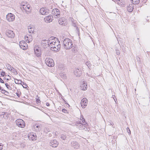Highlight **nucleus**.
I'll return each mask as SVG.
<instances>
[{"label":"nucleus","instance_id":"nucleus-7","mask_svg":"<svg viewBox=\"0 0 150 150\" xmlns=\"http://www.w3.org/2000/svg\"><path fill=\"white\" fill-rule=\"evenodd\" d=\"M52 13L54 16H56V18L59 17L60 16V12L57 8L53 9L52 11Z\"/></svg>","mask_w":150,"mask_h":150},{"label":"nucleus","instance_id":"nucleus-16","mask_svg":"<svg viewBox=\"0 0 150 150\" xmlns=\"http://www.w3.org/2000/svg\"><path fill=\"white\" fill-rule=\"evenodd\" d=\"M40 12L42 15H46L48 13V11L46 8H41L40 10Z\"/></svg>","mask_w":150,"mask_h":150},{"label":"nucleus","instance_id":"nucleus-43","mask_svg":"<svg viewBox=\"0 0 150 150\" xmlns=\"http://www.w3.org/2000/svg\"><path fill=\"white\" fill-rule=\"evenodd\" d=\"M136 59L138 61H140V59L139 57L137 56L136 57Z\"/></svg>","mask_w":150,"mask_h":150},{"label":"nucleus","instance_id":"nucleus-49","mask_svg":"<svg viewBox=\"0 0 150 150\" xmlns=\"http://www.w3.org/2000/svg\"><path fill=\"white\" fill-rule=\"evenodd\" d=\"M5 85L7 88H8V87L9 86V85H8L7 83H6L5 84Z\"/></svg>","mask_w":150,"mask_h":150},{"label":"nucleus","instance_id":"nucleus-59","mask_svg":"<svg viewBox=\"0 0 150 150\" xmlns=\"http://www.w3.org/2000/svg\"><path fill=\"white\" fill-rule=\"evenodd\" d=\"M36 102H38V98H36Z\"/></svg>","mask_w":150,"mask_h":150},{"label":"nucleus","instance_id":"nucleus-1","mask_svg":"<svg viewBox=\"0 0 150 150\" xmlns=\"http://www.w3.org/2000/svg\"><path fill=\"white\" fill-rule=\"evenodd\" d=\"M72 42L70 39L66 38L63 41V45L64 48L66 50H69L72 47Z\"/></svg>","mask_w":150,"mask_h":150},{"label":"nucleus","instance_id":"nucleus-28","mask_svg":"<svg viewBox=\"0 0 150 150\" xmlns=\"http://www.w3.org/2000/svg\"><path fill=\"white\" fill-rule=\"evenodd\" d=\"M28 32L30 33H33L34 29L33 28L30 27V26H28Z\"/></svg>","mask_w":150,"mask_h":150},{"label":"nucleus","instance_id":"nucleus-41","mask_svg":"<svg viewBox=\"0 0 150 150\" xmlns=\"http://www.w3.org/2000/svg\"><path fill=\"white\" fill-rule=\"evenodd\" d=\"M127 131L128 133H129L130 134H131V131L129 128L127 127Z\"/></svg>","mask_w":150,"mask_h":150},{"label":"nucleus","instance_id":"nucleus-39","mask_svg":"<svg viewBox=\"0 0 150 150\" xmlns=\"http://www.w3.org/2000/svg\"><path fill=\"white\" fill-rule=\"evenodd\" d=\"M121 2V0H116V1L115 2H117L118 4H119L121 5H122V4H120V2Z\"/></svg>","mask_w":150,"mask_h":150},{"label":"nucleus","instance_id":"nucleus-63","mask_svg":"<svg viewBox=\"0 0 150 150\" xmlns=\"http://www.w3.org/2000/svg\"><path fill=\"white\" fill-rule=\"evenodd\" d=\"M67 104V105H68V106H69V104Z\"/></svg>","mask_w":150,"mask_h":150},{"label":"nucleus","instance_id":"nucleus-51","mask_svg":"<svg viewBox=\"0 0 150 150\" xmlns=\"http://www.w3.org/2000/svg\"><path fill=\"white\" fill-rule=\"evenodd\" d=\"M84 119V118H83V116H81L80 119H81V120H83Z\"/></svg>","mask_w":150,"mask_h":150},{"label":"nucleus","instance_id":"nucleus-13","mask_svg":"<svg viewBox=\"0 0 150 150\" xmlns=\"http://www.w3.org/2000/svg\"><path fill=\"white\" fill-rule=\"evenodd\" d=\"M6 35L8 37L10 38H13L15 35V34L13 31L11 30H8L6 32Z\"/></svg>","mask_w":150,"mask_h":150},{"label":"nucleus","instance_id":"nucleus-10","mask_svg":"<svg viewBox=\"0 0 150 150\" xmlns=\"http://www.w3.org/2000/svg\"><path fill=\"white\" fill-rule=\"evenodd\" d=\"M6 19L9 22L13 21L15 19V16L12 13H9L6 15Z\"/></svg>","mask_w":150,"mask_h":150},{"label":"nucleus","instance_id":"nucleus-9","mask_svg":"<svg viewBox=\"0 0 150 150\" xmlns=\"http://www.w3.org/2000/svg\"><path fill=\"white\" fill-rule=\"evenodd\" d=\"M49 42L47 41V45L49 46L50 44H51L52 43H54L56 41H58L57 39L54 37H51L48 39V40Z\"/></svg>","mask_w":150,"mask_h":150},{"label":"nucleus","instance_id":"nucleus-33","mask_svg":"<svg viewBox=\"0 0 150 150\" xmlns=\"http://www.w3.org/2000/svg\"><path fill=\"white\" fill-rule=\"evenodd\" d=\"M72 25L75 27H76V29H77V31L79 29H78V28L77 27V26H76V24L75 23H74V21H73V20H72Z\"/></svg>","mask_w":150,"mask_h":150},{"label":"nucleus","instance_id":"nucleus-17","mask_svg":"<svg viewBox=\"0 0 150 150\" xmlns=\"http://www.w3.org/2000/svg\"><path fill=\"white\" fill-rule=\"evenodd\" d=\"M53 19V16L51 15H49L48 16H46L44 18V20L45 22L47 23H50L52 22Z\"/></svg>","mask_w":150,"mask_h":150},{"label":"nucleus","instance_id":"nucleus-46","mask_svg":"<svg viewBox=\"0 0 150 150\" xmlns=\"http://www.w3.org/2000/svg\"><path fill=\"white\" fill-rule=\"evenodd\" d=\"M16 94L17 96L18 97H19L20 96V94L19 93V92H17L16 93Z\"/></svg>","mask_w":150,"mask_h":150},{"label":"nucleus","instance_id":"nucleus-40","mask_svg":"<svg viewBox=\"0 0 150 150\" xmlns=\"http://www.w3.org/2000/svg\"><path fill=\"white\" fill-rule=\"evenodd\" d=\"M41 55V52L40 51H39L38 49V57L40 56Z\"/></svg>","mask_w":150,"mask_h":150},{"label":"nucleus","instance_id":"nucleus-45","mask_svg":"<svg viewBox=\"0 0 150 150\" xmlns=\"http://www.w3.org/2000/svg\"><path fill=\"white\" fill-rule=\"evenodd\" d=\"M82 122H83V124L86 123L85 122V120L84 119L82 120Z\"/></svg>","mask_w":150,"mask_h":150},{"label":"nucleus","instance_id":"nucleus-5","mask_svg":"<svg viewBox=\"0 0 150 150\" xmlns=\"http://www.w3.org/2000/svg\"><path fill=\"white\" fill-rule=\"evenodd\" d=\"M16 125L21 128H23L25 126V123L22 120L19 119H17L16 121Z\"/></svg>","mask_w":150,"mask_h":150},{"label":"nucleus","instance_id":"nucleus-19","mask_svg":"<svg viewBox=\"0 0 150 150\" xmlns=\"http://www.w3.org/2000/svg\"><path fill=\"white\" fill-rule=\"evenodd\" d=\"M80 87L81 89L82 90H86L87 88V84L85 81H83L82 82V84L81 85Z\"/></svg>","mask_w":150,"mask_h":150},{"label":"nucleus","instance_id":"nucleus-12","mask_svg":"<svg viewBox=\"0 0 150 150\" xmlns=\"http://www.w3.org/2000/svg\"><path fill=\"white\" fill-rule=\"evenodd\" d=\"M23 7H22L23 8L22 10L23 11H24L27 14L29 13L30 11L31 8L30 6L29 5H23Z\"/></svg>","mask_w":150,"mask_h":150},{"label":"nucleus","instance_id":"nucleus-53","mask_svg":"<svg viewBox=\"0 0 150 150\" xmlns=\"http://www.w3.org/2000/svg\"><path fill=\"white\" fill-rule=\"evenodd\" d=\"M11 79V78H7V79H6V82H7L8 80H9L10 79Z\"/></svg>","mask_w":150,"mask_h":150},{"label":"nucleus","instance_id":"nucleus-58","mask_svg":"<svg viewBox=\"0 0 150 150\" xmlns=\"http://www.w3.org/2000/svg\"><path fill=\"white\" fill-rule=\"evenodd\" d=\"M3 148L2 147H0V150H2V149H3Z\"/></svg>","mask_w":150,"mask_h":150},{"label":"nucleus","instance_id":"nucleus-32","mask_svg":"<svg viewBox=\"0 0 150 150\" xmlns=\"http://www.w3.org/2000/svg\"><path fill=\"white\" fill-rule=\"evenodd\" d=\"M15 82L16 84H21V82H22V81L21 80H18L17 79H15Z\"/></svg>","mask_w":150,"mask_h":150},{"label":"nucleus","instance_id":"nucleus-18","mask_svg":"<svg viewBox=\"0 0 150 150\" xmlns=\"http://www.w3.org/2000/svg\"><path fill=\"white\" fill-rule=\"evenodd\" d=\"M25 39L26 41V42L29 43L32 40V36L31 35H27L25 37Z\"/></svg>","mask_w":150,"mask_h":150},{"label":"nucleus","instance_id":"nucleus-22","mask_svg":"<svg viewBox=\"0 0 150 150\" xmlns=\"http://www.w3.org/2000/svg\"><path fill=\"white\" fill-rule=\"evenodd\" d=\"M134 8V6L133 4H132L131 5H129V6L127 7V10L129 12H132Z\"/></svg>","mask_w":150,"mask_h":150},{"label":"nucleus","instance_id":"nucleus-38","mask_svg":"<svg viewBox=\"0 0 150 150\" xmlns=\"http://www.w3.org/2000/svg\"><path fill=\"white\" fill-rule=\"evenodd\" d=\"M21 84L24 88H26L27 87H28L27 85L25 83H24L23 82V84Z\"/></svg>","mask_w":150,"mask_h":150},{"label":"nucleus","instance_id":"nucleus-34","mask_svg":"<svg viewBox=\"0 0 150 150\" xmlns=\"http://www.w3.org/2000/svg\"><path fill=\"white\" fill-rule=\"evenodd\" d=\"M86 64L88 67L90 69V67L91 66L90 62L89 61H87L86 62Z\"/></svg>","mask_w":150,"mask_h":150},{"label":"nucleus","instance_id":"nucleus-52","mask_svg":"<svg viewBox=\"0 0 150 150\" xmlns=\"http://www.w3.org/2000/svg\"><path fill=\"white\" fill-rule=\"evenodd\" d=\"M46 105H47V106H50V104H49V103H46Z\"/></svg>","mask_w":150,"mask_h":150},{"label":"nucleus","instance_id":"nucleus-31","mask_svg":"<svg viewBox=\"0 0 150 150\" xmlns=\"http://www.w3.org/2000/svg\"><path fill=\"white\" fill-rule=\"evenodd\" d=\"M6 66L7 68V69H8L10 71L12 67L9 64H7Z\"/></svg>","mask_w":150,"mask_h":150},{"label":"nucleus","instance_id":"nucleus-57","mask_svg":"<svg viewBox=\"0 0 150 150\" xmlns=\"http://www.w3.org/2000/svg\"><path fill=\"white\" fill-rule=\"evenodd\" d=\"M6 77H4V78H3V80H5H5H6Z\"/></svg>","mask_w":150,"mask_h":150},{"label":"nucleus","instance_id":"nucleus-14","mask_svg":"<svg viewBox=\"0 0 150 150\" xmlns=\"http://www.w3.org/2000/svg\"><path fill=\"white\" fill-rule=\"evenodd\" d=\"M71 146L74 149H78L79 147V144L75 141H73L71 142Z\"/></svg>","mask_w":150,"mask_h":150},{"label":"nucleus","instance_id":"nucleus-20","mask_svg":"<svg viewBox=\"0 0 150 150\" xmlns=\"http://www.w3.org/2000/svg\"><path fill=\"white\" fill-rule=\"evenodd\" d=\"M82 71L79 69H76L74 71V74L77 76H80L81 74Z\"/></svg>","mask_w":150,"mask_h":150},{"label":"nucleus","instance_id":"nucleus-62","mask_svg":"<svg viewBox=\"0 0 150 150\" xmlns=\"http://www.w3.org/2000/svg\"><path fill=\"white\" fill-rule=\"evenodd\" d=\"M116 0H112L114 1L115 2Z\"/></svg>","mask_w":150,"mask_h":150},{"label":"nucleus","instance_id":"nucleus-23","mask_svg":"<svg viewBox=\"0 0 150 150\" xmlns=\"http://www.w3.org/2000/svg\"><path fill=\"white\" fill-rule=\"evenodd\" d=\"M59 75L60 77L64 79H66L67 78V76L65 73L63 72H62V71H61L60 73H59Z\"/></svg>","mask_w":150,"mask_h":150},{"label":"nucleus","instance_id":"nucleus-25","mask_svg":"<svg viewBox=\"0 0 150 150\" xmlns=\"http://www.w3.org/2000/svg\"><path fill=\"white\" fill-rule=\"evenodd\" d=\"M67 138V136L65 134H61L60 138L62 140H66Z\"/></svg>","mask_w":150,"mask_h":150},{"label":"nucleus","instance_id":"nucleus-29","mask_svg":"<svg viewBox=\"0 0 150 150\" xmlns=\"http://www.w3.org/2000/svg\"><path fill=\"white\" fill-rule=\"evenodd\" d=\"M10 71H12L13 72L15 73L16 74H18L17 72L16 71V69L13 68V67L11 69V70Z\"/></svg>","mask_w":150,"mask_h":150},{"label":"nucleus","instance_id":"nucleus-55","mask_svg":"<svg viewBox=\"0 0 150 150\" xmlns=\"http://www.w3.org/2000/svg\"><path fill=\"white\" fill-rule=\"evenodd\" d=\"M38 103H40V100L38 98Z\"/></svg>","mask_w":150,"mask_h":150},{"label":"nucleus","instance_id":"nucleus-64","mask_svg":"<svg viewBox=\"0 0 150 150\" xmlns=\"http://www.w3.org/2000/svg\"><path fill=\"white\" fill-rule=\"evenodd\" d=\"M1 146V145L0 144V146Z\"/></svg>","mask_w":150,"mask_h":150},{"label":"nucleus","instance_id":"nucleus-8","mask_svg":"<svg viewBox=\"0 0 150 150\" xmlns=\"http://www.w3.org/2000/svg\"><path fill=\"white\" fill-rule=\"evenodd\" d=\"M19 45L20 48L23 50H26L28 47L27 44L24 41H21L19 42Z\"/></svg>","mask_w":150,"mask_h":150},{"label":"nucleus","instance_id":"nucleus-11","mask_svg":"<svg viewBox=\"0 0 150 150\" xmlns=\"http://www.w3.org/2000/svg\"><path fill=\"white\" fill-rule=\"evenodd\" d=\"M59 144V143L55 139H53L50 141L49 145L53 147H56Z\"/></svg>","mask_w":150,"mask_h":150},{"label":"nucleus","instance_id":"nucleus-56","mask_svg":"<svg viewBox=\"0 0 150 150\" xmlns=\"http://www.w3.org/2000/svg\"><path fill=\"white\" fill-rule=\"evenodd\" d=\"M52 136V134H50L49 135V136L50 137H51Z\"/></svg>","mask_w":150,"mask_h":150},{"label":"nucleus","instance_id":"nucleus-24","mask_svg":"<svg viewBox=\"0 0 150 150\" xmlns=\"http://www.w3.org/2000/svg\"><path fill=\"white\" fill-rule=\"evenodd\" d=\"M48 39H45V38H43L41 42V44H44V45H47V41L49 42V41L46 40H48Z\"/></svg>","mask_w":150,"mask_h":150},{"label":"nucleus","instance_id":"nucleus-35","mask_svg":"<svg viewBox=\"0 0 150 150\" xmlns=\"http://www.w3.org/2000/svg\"><path fill=\"white\" fill-rule=\"evenodd\" d=\"M5 72L3 71H2L1 73V75L2 76H4L5 75Z\"/></svg>","mask_w":150,"mask_h":150},{"label":"nucleus","instance_id":"nucleus-54","mask_svg":"<svg viewBox=\"0 0 150 150\" xmlns=\"http://www.w3.org/2000/svg\"><path fill=\"white\" fill-rule=\"evenodd\" d=\"M7 115V113H5L4 114V115L3 117H4V116H4L5 115Z\"/></svg>","mask_w":150,"mask_h":150},{"label":"nucleus","instance_id":"nucleus-3","mask_svg":"<svg viewBox=\"0 0 150 150\" xmlns=\"http://www.w3.org/2000/svg\"><path fill=\"white\" fill-rule=\"evenodd\" d=\"M76 125L77 127L79 129L84 130L85 131L88 130L87 128V123L83 124L81 122H77Z\"/></svg>","mask_w":150,"mask_h":150},{"label":"nucleus","instance_id":"nucleus-15","mask_svg":"<svg viewBox=\"0 0 150 150\" xmlns=\"http://www.w3.org/2000/svg\"><path fill=\"white\" fill-rule=\"evenodd\" d=\"M88 100L86 98H83L81 100V104L83 108H85V107L87 105Z\"/></svg>","mask_w":150,"mask_h":150},{"label":"nucleus","instance_id":"nucleus-60","mask_svg":"<svg viewBox=\"0 0 150 150\" xmlns=\"http://www.w3.org/2000/svg\"><path fill=\"white\" fill-rule=\"evenodd\" d=\"M8 77H9L10 78H11L10 76L9 75H8Z\"/></svg>","mask_w":150,"mask_h":150},{"label":"nucleus","instance_id":"nucleus-4","mask_svg":"<svg viewBox=\"0 0 150 150\" xmlns=\"http://www.w3.org/2000/svg\"><path fill=\"white\" fill-rule=\"evenodd\" d=\"M45 62L46 64L49 67H52L54 66V61L51 58H46L45 60Z\"/></svg>","mask_w":150,"mask_h":150},{"label":"nucleus","instance_id":"nucleus-47","mask_svg":"<svg viewBox=\"0 0 150 150\" xmlns=\"http://www.w3.org/2000/svg\"><path fill=\"white\" fill-rule=\"evenodd\" d=\"M3 93L6 95H7V94H9V93L6 91L4 92Z\"/></svg>","mask_w":150,"mask_h":150},{"label":"nucleus","instance_id":"nucleus-37","mask_svg":"<svg viewBox=\"0 0 150 150\" xmlns=\"http://www.w3.org/2000/svg\"><path fill=\"white\" fill-rule=\"evenodd\" d=\"M116 53L117 55H119L120 54V51L119 50L116 49Z\"/></svg>","mask_w":150,"mask_h":150},{"label":"nucleus","instance_id":"nucleus-61","mask_svg":"<svg viewBox=\"0 0 150 150\" xmlns=\"http://www.w3.org/2000/svg\"><path fill=\"white\" fill-rule=\"evenodd\" d=\"M39 126L38 125V130H39Z\"/></svg>","mask_w":150,"mask_h":150},{"label":"nucleus","instance_id":"nucleus-42","mask_svg":"<svg viewBox=\"0 0 150 150\" xmlns=\"http://www.w3.org/2000/svg\"><path fill=\"white\" fill-rule=\"evenodd\" d=\"M0 82L2 83H4V80H3L2 79H1L0 77Z\"/></svg>","mask_w":150,"mask_h":150},{"label":"nucleus","instance_id":"nucleus-30","mask_svg":"<svg viewBox=\"0 0 150 150\" xmlns=\"http://www.w3.org/2000/svg\"><path fill=\"white\" fill-rule=\"evenodd\" d=\"M44 130V132L46 133H47L48 132L50 131V129L48 127H45Z\"/></svg>","mask_w":150,"mask_h":150},{"label":"nucleus","instance_id":"nucleus-36","mask_svg":"<svg viewBox=\"0 0 150 150\" xmlns=\"http://www.w3.org/2000/svg\"><path fill=\"white\" fill-rule=\"evenodd\" d=\"M62 111L63 112H64V113H68V110L65 109H62Z\"/></svg>","mask_w":150,"mask_h":150},{"label":"nucleus","instance_id":"nucleus-48","mask_svg":"<svg viewBox=\"0 0 150 150\" xmlns=\"http://www.w3.org/2000/svg\"><path fill=\"white\" fill-rule=\"evenodd\" d=\"M38 128V125H37L36 124L35 125H34V128L35 129H35L36 128Z\"/></svg>","mask_w":150,"mask_h":150},{"label":"nucleus","instance_id":"nucleus-27","mask_svg":"<svg viewBox=\"0 0 150 150\" xmlns=\"http://www.w3.org/2000/svg\"><path fill=\"white\" fill-rule=\"evenodd\" d=\"M34 52L35 55L38 57V47L36 45H35L34 48Z\"/></svg>","mask_w":150,"mask_h":150},{"label":"nucleus","instance_id":"nucleus-26","mask_svg":"<svg viewBox=\"0 0 150 150\" xmlns=\"http://www.w3.org/2000/svg\"><path fill=\"white\" fill-rule=\"evenodd\" d=\"M140 0H131V3L134 4H137L139 2Z\"/></svg>","mask_w":150,"mask_h":150},{"label":"nucleus","instance_id":"nucleus-44","mask_svg":"<svg viewBox=\"0 0 150 150\" xmlns=\"http://www.w3.org/2000/svg\"><path fill=\"white\" fill-rule=\"evenodd\" d=\"M23 5H24H24H25L24 4V3H22V4H21V7H20V8H21V9L22 10H23V8H22V7H23Z\"/></svg>","mask_w":150,"mask_h":150},{"label":"nucleus","instance_id":"nucleus-6","mask_svg":"<svg viewBox=\"0 0 150 150\" xmlns=\"http://www.w3.org/2000/svg\"><path fill=\"white\" fill-rule=\"evenodd\" d=\"M58 22L59 24L62 26L66 25L67 24V20L64 17L60 18Z\"/></svg>","mask_w":150,"mask_h":150},{"label":"nucleus","instance_id":"nucleus-21","mask_svg":"<svg viewBox=\"0 0 150 150\" xmlns=\"http://www.w3.org/2000/svg\"><path fill=\"white\" fill-rule=\"evenodd\" d=\"M28 138L30 139H31L32 140H33L36 139L37 136L35 134L33 133L28 136Z\"/></svg>","mask_w":150,"mask_h":150},{"label":"nucleus","instance_id":"nucleus-2","mask_svg":"<svg viewBox=\"0 0 150 150\" xmlns=\"http://www.w3.org/2000/svg\"><path fill=\"white\" fill-rule=\"evenodd\" d=\"M59 42L58 40L54 43H52L50 44L49 47L52 49V50L54 51H57L59 50L61 47L60 45L59 44Z\"/></svg>","mask_w":150,"mask_h":150},{"label":"nucleus","instance_id":"nucleus-50","mask_svg":"<svg viewBox=\"0 0 150 150\" xmlns=\"http://www.w3.org/2000/svg\"><path fill=\"white\" fill-rule=\"evenodd\" d=\"M0 89L1 91H3L4 92L5 91V90H4L2 88V87H1L0 86Z\"/></svg>","mask_w":150,"mask_h":150}]
</instances>
